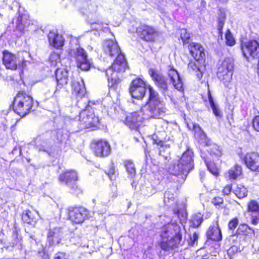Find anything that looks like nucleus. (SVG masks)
Here are the masks:
<instances>
[{
  "label": "nucleus",
  "mask_w": 259,
  "mask_h": 259,
  "mask_svg": "<svg viewBox=\"0 0 259 259\" xmlns=\"http://www.w3.org/2000/svg\"><path fill=\"white\" fill-rule=\"evenodd\" d=\"M190 55L194 59L189 61L188 64L189 71L194 73L198 80L203 77L206 70V55L205 49L200 43L193 42L187 46Z\"/></svg>",
  "instance_id": "obj_2"
},
{
  "label": "nucleus",
  "mask_w": 259,
  "mask_h": 259,
  "mask_svg": "<svg viewBox=\"0 0 259 259\" xmlns=\"http://www.w3.org/2000/svg\"><path fill=\"white\" fill-rule=\"evenodd\" d=\"M198 234L196 232H194L192 235V238L191 239V244L193 245L194 244L195 242L198 240Z\"/></svg>",
  "instance_id": "obj_57"
},
{
  "label": "nucleus",
  "mask_w": 259,
  "mask_h": 259,
  "mask_svg": "<svg viewBox=\"0 0 259 259\" xmlns=\"http://www.w3.org/2000/svg\"><path fill=\"white\" fill-rule=\"evenodd\" d=\"M13 235L16 239V244L20 243L22 238L21 237H18V231L16 229L13 231Z\"/></svg>",
  "instance_id": "obj_54"
},
{
  "label": "nucleus",
  "mask_w": 259,
  "mask_h": 259,
  "mask_svg": "<svg viewBox=\"0 0 259 259\" xmlns=\"http://www.w3.org/2000/svg\"><path fill=\"white\" fill-rule=\"evenodd\" d=\"M207 95H208V101L209 102V103H210V105L211 108L212 109V112H213V114L216 117H222V116H223L221 110H220V109L218 108V106H217L215 104L214 102L213 99V98L211 96V92L209 90H208L207 92Z\"/></svg>",
  "instance_id": "obj_39"
},
{
  "label": "nucleus",
  "mask_w": 259,
  "mask_h": 259,
  "mask_svg": "<svg viewBox=\"0 0 259 259\" xmlns=\"http://www.w3.org/2000/svg\"><path fill=\"white\" fill-rule=\"evenodd\" d=\"M233 235L241 236L245 239H250L254 235V230L246 224L241 223L239 225Z\"/></svg>",
  "instance_id": "obj_26"
},
{
  "label": "nucleus",
  "mask_w": 259,
  "mask_h": 259,
  "mask_svg": "<svg viewBox=\"0 0 259 259\" xmlns=\"http://www.w3.org/2000/svg\"><path fill=\"white\" fill-rule=\"evenodd\" d=\"M110 195V197L113 199L116 198L118 196L117 189L114 191L111 192Z\"/></svg>",
  "instance_id": "obj_58"
},
{
  "label": "nucleus",
  "mask_w": 259,
  "mask_h": 259,
  "mask_svg": "<svg viewBox=\"0 0 259 259\" xmlns=\"http://www.w3.org/2000/svg\"><path fill=\"white\" fill-rule=\"evenodd\" d=\"M71 96L77 101L83 98L86 94V88L83 79L79 76H71L70 81Z\"/></svg>",
  "instance_id": "obj_15"
},
{
  "label": "nucleus",
  "mask_w": 259,
  "mask_h": 259,
  "mask_svg": "<svg viewBox=\"0 0 259 259\" xmlns=\"http://www.w3.org/2000/svg\"><path fill=\"white\" fill-rule=\"evenodd\" d=\"M148 74L155 85L163 93L168 91V82L166 77L157 69L150 68Z\"/></svg>",
  "instance_id": "obj_19"
},
{
  "label": "nucleus",
  "mask_w": 259,
  "mask_h": 259,
  "mask_svg": "<svg viewBox=\"0 0 259 259\" xmlns=\"http://www.w3.org/2000/svg\"><path fill=\"white\" fill-rule=\"evenodd\" d=\"M194 137L198 140V142L203 144L204 146L210 145V139L207 137L202 129L197 133Z\"/></svg>",
  "instance_id": "obj_42"
},
{
  "label": "nucleus",
  "mask_w": 259,
  "mask_h": 259,
  "mask_svg": "<svg viewBox=\"0 0 259 259\" xmlns=\"http://www.w3.org/2000/svg\"><path fill=\"white\" fill-rule=\"evenodd\" d=\"M168 76L172 82L174 87L178 90L183 89V83L177 70L171 68L168 71Z\"/></svg>",
  "instance_id": "obj_30"
},
{
  "label": "nucleus",
  "mask_w": 259,
  "mask_h": 259,
  "mask_svg": "<svg viewBox=\"0 0 259 259\" xmlns=\"http://www.w3.org/2000/svg\"><path fill=\"white\" fill-rule=\"evenodd\" d=\"M148 86L143 78L137 77L130 82L128 91L132 98L141 100L145 96Z\"/></svg>",
  "instance_id": "obj_13"
},
{
  "label": "nucleus",
  "mask_w": 259,
  "mask_h": 259,
  "mask_svg": "<svg viewBox=\"0 0 259 259\" xmlns=\"http://www.w3.org/2000/svg\"><path fill=\"white\" fill-rule=\"evenodd\" d=\"M127 68V63L124 55L116 57L107 70H112L114 73L124 72Z\"/></svg>",
  "instance_id": "obj_24"
},
{
  "label": "nucleus",
  "mask_w": 259,
  "mask_h": 259,
  "mask_svg": "<svg viewBox=\"0 0 259 259\" xmlns=\"http://www.w3.org/2000/svg\"><path fill=\"white\" fill-rule=\"evenodd\" d=\"M106 53L111 57H117L120 55H123L120 50L117 42L112 40H108L106 42Z\"/></svg>",
  "instance_id": "obj_28"
},
{
  "label": "nucleus",
  "mask_w": 259,
  "mask_h": 259,
  "mask_svg": "<svg viewBox=\"0 0 259 259\" xmlns=\"http://www.w3.org/2000/svg\"><path fill=\"white\" fill-rule=\"evenodd\" d=\"M21 219L24 224L34 226L38 220L39 213L34 209H27L22 212Z\"/></svg>",
  "instance_id": "obj_23"
},
{
  "label": "nucleus",
  "mask_w": 259,
  "mask_h": 259,
  "mask_svg": "<svg viewBox=\"0 0 259 259\" xmlns=\"http://www.w3.org/2000/svg\"><path fill=\"white\" fill-rule=\"evenodd\" d=\"M227 16L226 11L222 8L218 9V14L217 19V29L219 36L222 37L223 27L226 20Z\"/></svg>",
  "instance_id": "obj_32"
},
{
  "label": "nucleus",
  "mask_w": 259,
  "mask_h": 259,
  "mask_svg": "<svg viewBox=\"0 0 259 259\" xmlns=\"http://www.w3.org/2000/svg\"><path fill=\"white\" fill-rule=\"evenodd\" d=\"M180 36L183 46H187L192 42H191L192 34L186 29L182 28L181 29Z\"/></svg>",
  "instance_id": "obj_37"
},
{
  "label": "nucleus",
  "mask_w": 259,
  "mask_h": 259,
  "mask_svg": "<svg viewBox=\"0 0 259 259\" xmlns=\"http://www.w3.org/2000/svg\"><path fill=\"white\" fill-rule=\"evenodd\" d=\"M232 191V185L227 184L222 189V192L223 196H229Z\"/></svg>",
  "instance_id": "obj_51"
},
{
  "label": "nucleus",
  "mask_w": 259,
  "mask_h": 259,
  "mask_svg": "<svg viewBox=\"0 0 259 259\" xmlns=\"http://www.w3.org/2000/svg\"><path fill=\"white\" fill-rule=\"evenodd\" d=\"M240 48L246 59L259 58V40L255 39H240Z\"/></svg>",
  "instance_id": "obj_9"
},
{
  "label": "nucleus",
  "mask_w": 259,
  "mask_h": 259,
  "mask_svg": "<svg viewBox=\"0 0 259 259\" xmlns=\"http://www.w3.org/2000/svg\"><path fill=\"white\" fill-rule=\"evenodd\" d=\"M60 59V56L59 54L53 52L51 54L49 60L53 65H55Z\"/></svg>",
  "instance_id": "obj_49"
},
{
  "label": "nucleus",
  "mask_w": 259,
  "mask_h": 259,
  "mask_svg": "<svg viewBox=\"0 0 259 259\" xmlns=\"http://www.w3.org/2000/svg\"><path fill=\"white\" fill-rule=\"evenodd\" d=\"M194 132V136L202 130L201 127L197 124H193L192 128L191 129Z\"/></svg>",
  "instance_id": "obj_53"
},
{
  "label": "nucleus",
  "mask_w": 259,
  "mask_h": 259,
  "mask_svg": "<svg viewBox=\"0 0 259 259\" xmlns=\"http://www.w3.org/2000/svg\"><path fill=\"white\" fill-rule=\"evenodd\" d=\"M73 57L75 59L76 66L83 71H88L92 66L87 51L81 47L76 49L74 52Z\"/></svg>",
  "instance_id": "obj_18"
},
{
  "label": "nucleus",
  "mask_w": 259,
  "mask_h": 259,
  "mask_svg": "<svg viewBox=\"0 0 259 259\" xmlns=\"http://www.w3.org/2000/svg\"><path fill=\"white\" fill-rule=\"evenodd\" d=\"M138 38L146 42H154L159 35V32L153 26L141 23L136 29Z\"/></svg>",
  "instance_id": "obj_11"
},
{
  "label": "nucleus",
  "mask_w": 259,
  "mask_h": 259,
  "mask_svg": "<svg viewBox=\"0 0 259 259\" xmlns=\"http://www.w3.org/2000/svg\"><path fill=\"white\" fill-rule=\"evenodd\" d=\"M67 211L68 219L73 224H81L90 218L89 210L81 205L70 206Z\"/></svg>",
  "instance_id": "obj_12"
},
{
  "label": "nucleus",
  "mask_w": 259,
  "mask_h": 259,
  "mask_svg": "<svg viewBox=\"0 0 259 259\" xmlns=\"http://www.w3.org/2000/svg\"><path fill=\"white\" fill-rule=\"evenodd\" d=\"M58 180L60 183L66 185L74 184L78 180L77 172L73 169L66 170L59 175Z\"/></svg>",
  "instance_id": "obj_22"
},
{
  "label": "nucleus",
  "mask_w": 259,
  "mask_h": 259,
  "mask_svg": "<svg viewBox=\"0 0 259 259\" xmlns=\"http://www.w3.org/2000/svg\"><path fill=\"white\" fill-rule=\"evenodd\" d=\"M211 203L218 209L226 210L227 208V205L225 204L224 199L222 196H214L212 198Z\"/></svg>",
  "instance_id": "obj_40"
},
{
  "label": "nucleus",
  "mask_w": 259,
  "mask_h": 259,
  "mask_svg": "<svg viewBox=\"0 0 259 259\" xmlns=\"http://www.w3.org/2000/svg\"><path fill=\"white\" fill-rule=\"evenodd\" d=\"M2 63L8 70L15 71L17 69L23 70L26 66V61L20 58L15 54L8 50L2 52Z\"/></svg>",
  "instance_id": "obj_8"
},
{
  "label": "nucleus",
  "mask_w": 259,
  "mask_h": 259,
  "mask_svg": "<svg viewBox=\"0 0 259 259\" xmlns=\"http://www.w3.org/2000/svg\"><path fill=\"white\" fill-rule=\"evenodd\" d=\"M70 141L69 134L66 131L63 130H58L55 136V143L60 146L64 145L66 146L68 142Z\"/></svg>",
  "instance_id": "obj_31"
},
{
  "label": "nucleus",
  "mask_w": 259,
  "mask_h": 259,
  "mask_svg": "<svg viewBox=\"0 0 259 259\" xmlns=\"http://www.w3.org/2000/svg\"><path fill=\"white\" fill-rule=\"evenodd\" d=\"M247 211L259 215V203L255 200H250L247 203Z\"/></svg>",
  "instance_id": "obj_44"
},
{
  "label": "nucleus",
  "mask_w": 259,
  "mask_h": 259,
  "mask_svg": "<svg viewBox=\"0 0 259 259\" xmlns=\"http://www.w3.org/2000/svg\"><path fill=\"white\" fill-rule=\"evenodd\" d=\"M205 235L207 240L212 241L220 242L222 240L221 229L218 220L214 221L212 224L209 226Z\"/></svg>",
  "instance_id": "obj_21"
},
{
  "label": "nucleus",
  "mask_w": 259,
  "mask_h": 259,
  "mask_svg": "<svg viewBox=\"0 0 259 259\" xmlns=\"http://www.w3.org/2000/svg\"><path fill=\"white\" fill-rule=\"evenodd\" d=\"M243 161L246 167L256 175L259 174V154L251 152L246 153Z\"/></svg>",
  "instance_id": "obj_20"
},
{
  "label": "nucleus",
  "mask_w": 259,
  "mask_h": 259,
  "mask_svg": "<svg viewBox=\"0 0 259 259\" xmlns=\"http://www.w3.org/2000/svg\"><path fill=\"white\" fill-rule=\"evenodd\" d=\"M217 2H219L222 4H226L227 3L228 0H214Z\"/></svg>",
  "instance_id": "obj_59"
},
{
  "label": "nucleus",
  "mask_w": 259,
  "mask_h": 259,
  "mask_svg": "<svg viewBox=\"0 0 259 259\" xmlns=\"http://www.w3.org/2000/svg\"><path fill=\"white\" fill-rule=\"evenodd\" d=\"M152 140V144L156 145L158 147L160 154L162 149H169L174 143V137L170 134L167 135L165 131L159 132L157 134H154Z\"/></svg>",
  "instance_id": "obj_16"
},
{
  "label": "nucleus",
  "mask_w": 259,
  "mask_h": 259,
  "mask_svg": "<svg viewBox=\"0 0 259 259\" xmlns=\"http://www.w3.org/2000/svg\"><path fill=\"white\" fill-rule=\"evenodd\" d=\"M204 160L209 172L215 177H218L220 175V169L216 164L208 160L207 158H204Z\"/></svg>",
  "instance_id": "obj_38"
},
{
  "label": "nucleus",
  "mask_w": 259,
  "mask_h": 259,
  "mask_svg": "<svg viewBox=\"0 0 259 259\" xmlns=\"http://www.w3.org/2000/svg\"><path fill=\"white\" fill-rule=\"evenodd\" d=\"M158 243L160 248L165 251L178 248L183 244V233L181 227L176 223H169L164 226Z\"/></svg>",
  "instance_id": "obj_1"
},
{
  "label": "nucleus",
  "mask_w": 259,
  "mask_h": 259,
  "mask_svg": "<svg viewBox=\"0 0 259 259\" xmlns=\"http://www.w3.org/2000/svg\"><path fill=\"white\" fill-rule=\"evenodd\" d=\"M238 223L239 220L237 217L232 218L230 220L228 224V229L234 232L238 225Z\"/></svg>",
  "instance_id": "obj_46"
},
{
  "label": "nucleus",
  "mask_w": 259,
  "mask_h": 259,
  "mask_svg": "<svg viewBox=\"0 0 259 259\" xmlns=\"http://www.w3.org/2000/svg\"><path fill=\"white\" fill-rule=\"evenodd\" d=\"M225 37V42L227 46L232 47L236 44V40L229 29L226 30Z\"/></svg>",
  "instance_id": "obj_45"
},
{
  "label": "nucleus",
  "mask_w": 259,
  "mask_h": 259,
  "mask_svg": "<svg viewBox=\"0 0 259 259\" xmlns=\"http://www.w3.org/2000/svg\"><path fill=\"white\" fill-rule=\"evenodd\" d=\"M29 17L25 14H19L17 18L16 29L21 33H24L26 26L29 25Z\"/></svg>",
  "instance_id": "obj_33"
},
{
  "label": "nucleus",
  "mask_w": 259,
  "mask_h": 259,
  "mask_svg": "<svg viewBox=\"0 0 259 259\" xmlns=\"http://www.w3.org/2000/svg\"><path fill=\"white\" fill-rule=\"evenodd\" d=\"M209 147L207 152L212 157H220L223 155L222 150L220 146L216 144L212 143L210 140V145L207 146Z\"/></svg>",
  "instance_id": "obj_35"
},
{
  "label": "nucleus",
  "mask_w": 259,
  "mask_h": 259,
  "mask_svg": "<svg viewBox=\"0 0 259 259\" xmlns=\"http://www.w3.org/2000/svg\"><path fill=\"white\" fill-rule=\"evenodd\" d=\"M251 124L253 129L255 131L259 133V115H255L253 117Z\"/></svg>",
  "instance_id": "obj_50"
},
{
  "label": "nucleus",
  "mask_w": 259,
  "mask_h": 259,
  "mask_svg": "<svg viewBox=\"0 0 259 259\" xmlns=\"http://www.w3.org/2000/svg\"><path fill=\"white\" fill-rule=\"evenodd\" d=\"M203 221L202 215L200 213H196L192 215L190 221L191 227L194 228H198Z\"/></svg>",
  "instance_id": "obj_41"
},
{
  "label": "nucleus",
  "mask_w": 259,
  "mask_h": 259,
  "mask_svg": "<svg viewBox=\"0 0 259 259\" xmlns=\"http://www.w3.org/2000/svg\"><path fill=\"white\" fill-rule=\"evenodd\" d=\"M165 199H167L168 200V202H169L170 200H171L172 203V204H174L175 206H178V203L175 200V197L172 193H170L169 192H166L165 193Z\"/></svg>",
  "instance_id": "obj_52"
},
{
  "label": "nucleus",
  "mask_w": 259,
  "mask_h": 259,
  "mask_svg": "<svg viewBox=\"0 0 259 259\" xmlns=\"http://www.w3.org/2000/svg\"><path fill=\"white\" fill-rule=\"evenodd\" d=\"M234 67L233 59L225 58L218 67L217 73L218 77L222 80L229 79L232 75Z\"/></svg>",
  "instance_id": "obj_17"
},
{
  "label": "nucleus",
  "mask_w": 259,
  "mask_h": 259,
  "mask_svg": "<svg viewBox=\"0 0 259 259\" xmlns=\"http://www.w3.org/2000/svg\"><path fill=\"white\" fill-rule=\"evenodd\" d=\"M70 189L71 190V193L78 196L79 194L82 193L81 189L75 184V183L72 184L70 185Z\"/></svg>",
  "instance_id": "obj_48"
},
{
  "label": "nucleus",
  "mask_w": 259,
  "mask_h": 259,
  "mask_svg": "<svg viewBox=\"0 0 259 259\" xmlns=\"http://www.w3.org/2000/svg\"><path fill=\"white\" fill-rule=\"evenodd\" d=\"M148 98L145 105L141 107L144 108V115L148 120L152 118L159 119L165 114V103L159 98L158 93L150 84L148 86Z\"/></svg>",
  "instance_id": "obj_3"
},
{
  "label": "nucleus",
  "mask_w": 259,
  "mask_h": 259,
  "mask_svg": "<svg viewBox=\"0 0 259 259\" xmlns=\"http://www.w3.org/2000/svg\"><path fill=\"white\" fill-rule=\"evenodd\" d=\"M97 105L89 102L85 108L79 113V124L83 128L95 131L100 128L101 122L98 116H96L94 109Z\"/></svg>",
  "instance_id": "obj_5"
},
{
  "label": "nucleus",
  "mask_w": 259,
  "mask_h": 259,
  "mask_svg": "<svg viewBox=\"0 0 259 259\" xmlns=\"http://www.w3.org/2000/svg\"><path fill=\"white\" fill-rule=\"evenodd\" d=\"M242 167L241 165L235 164L228 171V177L231 180H236L242 174Z\"/></svg>",
  "instance_id": "obj_34"
},
{
  "label": "nucleus",
  "mask_w": 259,
  "mask_h": 259,
  "mask_svg": "<svg viewBox=\"0 0 259 259\" xmlns=\"http://www.w3.org/2000/svg\"><path fill=\"white\" fill-rule=\"evenodd\" d=\"M259 222V215H257L256 214V216L252 217L251 221V224L253 225H256L258 224Z\"/></svg>",
  "instance_id": "obj_56"
},
{
  "label": "nucleus",
  "mask_w": 259,
  "mask_h": 259,
  "mask_svg": "<svg viewBox=\"0 0 259 259\" xmlns=\"http://www.w3.org/2000/svg\"><path fill=\"white\" fill-rule=\"evenodd\" d=\"M37 106V102L30 93L24 90H20L17 92L12 104L13 111L21 118L34 111Z\"/></svg>",
  "instance_id": "obj_4"
},
{
  "label": "nucleus",
  "mask_w": 259,
  "mask_h": 259,
  "mask_svg": "<svg viewBox=\"0 0 259 259\" xmlns=\"http://www.w3.org/2000/svg\"><path fill=\"white\" fill-rule=\"evenodd\" d=\"M50 45L57 50H61L65 44L63 37L58 33L50 31L48 36Z\"/></svg>",
  "instance_id": "obj_25"
},
{
  "label": "nucleus",
  "mask_w": 259,
  "mask_h": 259,
  "mask_svg": "<svg viewBox=\"0 0 259 259\" xmlns=\"http://www.w3.org/2000/svg\"><path fill=\"white\" fill-rule=\"evenodd\" d=\"M233 192L235 196L239 199H242L247 197L248 195V189L242 184H237Z\"/></svg>",
  "instance_id": "obj_36"
},
{
  "label": "nucleus",
  "mask_w": 259,
  "mask_h": 259,
  "mask_svg": "<svg viewBox=\"0 0 259 259\" xmlns=\"http://www.w3.org/2000/svg\"><path fill=\"white\" fill-rule=\"evenodd\" d=\"M90 148L95 156L100 158L108 157L111 153V146L109 141L104 138L93 139Z\"/></svg>",
  "instance_id": "obj_10"
},
{
  "label": "nucleus",
  "mask_w": 259,
  "mask_h": 259,
  "mask_svg": "<svg viewBox=\"0 0 259 259\" xmlns=\"http://www.w3.org/2000/svg\"><path fill=\"white\" fill-rule=\"evenodd\" d=\"M173 212L174 214H176L178 216V217L180 219V220L181 221H182V220L185 221L187 218L186 215L184 216L183 215H182V217H183V219H182L180 218L181 210L180 209H174L173 210Z\"/></svg>",
  "instance_id": "obj_55"
},
{
  "label": "nucleus",
  "mask_w": 259,
  "mask_h": 259,
  "mask_svg": "<svg viewBox=\"0 0 259 259\" xmlns=\"http://www.w3.org/2000/svg\"><path fill=\"white\" fill-rule=\"evenodd\" d=\"M144 108H141L139 110L133 112L126 115L123 122L131 130L139 131L144 122L148 120L144 115Z\"/></svg>",
  "instance_id": "obj_14"
},
{
  "label": "nucleus",
  "mask_w": 259,
  "mask_h": 259,
  "mask_svg": "<svg viewBox=\"0 0 259 259\" xmlns=\"http://www.w3.org/2000/svg\"><path fill=\"white\" fill-rule=\"evenodd\" d=\"M193 152L189 148L182 154L177 163L172 166V175L176 176H181L184 180L186 177L192 169Z\"/></svg>",
  "instance_id": "obj_6"
},
{
  "label": "nucleus",
  "mask_w": 259,
  "mask_h": 259,
  "mask_svg": "<svg viewBox=\"0 0 259 259\" xmlns=\"http://www.w3.org/2000/svg\"><path fill=\"white\" fill-rule=\"evenodd\" d=\"M123 165L126 171L131 177H134L136 174V170L133 161L131 159H126L124 160Z\"/></svg>",
  "instance_id": "obj_43"
},
{
  "label": "nucleus",
  "mask_w": 259,
  "mask_h": 259,
  "mask_svg": "<svg viewBox=\"0 0 259 259\" xmlns=\"http://www.w3.org/2000/svg\"><path fill=\"white\" fill-rule=\"evenodd\" d=\"M106 75L108 88L111 90H116L120 85L121 79L117 76L116 73L112 72V70H107Z\"/></svg>",
  "instance_id": "obj_27"
},
{
  "label": "nucleus",
  "mask_w": 259,
  "mask_h": 259,
  "mask_svg": "<svg viewBox=\"0 0 259 259\" xmlns=\"http://www.w3.org/2000/svg\"><path fill=\"white\" fill-rule=\"evenodd\" d=\"M164 203H165V204H166V199H165V200H164Z\"/></svg>",
  "instance_id": "obj_60"
},
{
  "label": "nucleus",
  "mask_w": 259,
  "mask_h": 259,
  "mask_svg": "<svg viewBox=\"0 0 259 259\" xmlns=\"http://www.w3.org/2000/svg\"><path fill=\"white\" fill-rule=\"evenodd\" d=\"M53 259H73L70 255L65 251H59L57 252L54 257Z\"/></svg>",
  "instance_id": "obj_47"
},
{
  "label": "nucleus",
  "mask_w": 259,
  "mask_h": 259,
  "mask_svg": "<svg viewBox=\"0 0 259 259\" xmlns=\"http://www.w3.org/2000/svg\"><path fill=\"white\" fill-rule=\"evenodd\" d=\"M56 87L53 96H63L68 92L69 71L64 68H58L55 72Z\"/></svg>",
  "instance_id": "obj_7"
},
{
  "label": "nucleus",
  "mask_w": 259,
  "mask_h": 259,
  "mask_svg": "<svg viewBox=\"0 0 259 259\" xmlns=\"http://www.w3.org/2000/svg\"><path fill=\"white\" fill-rule=\"evenodd\" d=\"M47 241L50 246H56L61 243V235L58 229H50L47 236Z\"/></svg>",
  "instance_id": "obj_29"
}]
</instances>
